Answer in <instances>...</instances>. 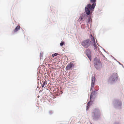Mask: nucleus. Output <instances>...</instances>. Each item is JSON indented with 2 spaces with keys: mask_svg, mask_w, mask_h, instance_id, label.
<instances>
[{
  "mask_svg": "<svg viewBox=\"0 0 124 124\" xmlns=\"http://www.w3.org/2000/svg\"><path fill=\"white\" fill-rule=\"evenodd\" d=\"M96 0H90V2L92 3L91 5L90 4H88L87 5L86 7L85 8V11L86 14L89 15L90 13V11H93L96 5Z\"/></svg>",
  "mask_w": 124,
  "mask_h": 124,
  "instance_id": "f257e3e1",
  "label": "nucleus"
},
{
  "mask_svg": "<svg viewBox=\"0 0 124 124\" xmlns=\"http://www.w3.org/2000/svg\"><path fill=\"white\" fill-rule=\"evenodd\" d=\"M81 45L85 48H87L91 45L92 43L89 39H87L82 41L81 43Z\"/></svg>",
  "mask_w": 124,
  "mask_h": 124,
  "instance_id": "f03ea898",
  "label": "nucleus"
},
{
  "mask_svg": "<svg viewBox=\"0 0 124 124\" xmlns=\"http://www.w3.org/2000/svg\"><path fill=\"white\" fill-rule=\"evenodd\" d=\"M117 75L116 73H113L109 78L108 82L110 83H113L115 80L117 79Z\"/></svg>",
  "mask_w": 124,
  "mask_h": 124,
  "instance_id": "7ed1b4c3",
  "label": "nucleus"
},
{
  "mask_svg": "<svg viewBox=\"0 0 124 124\" xmlns=\"http://www.w3.org/2000/svg\"><path fill=\"white\" fill-rule=\"evenodd\" d=\"M96 59L95 58L94 59V66L97 69H98L101 66V65L100 60H96Z\"/></svg>",
  "mask_w": 124,
  "mask_h": 124,
  "instance_id": "20e7f679",
  "label": "nucleus"
},
{
  "mask_svg": "<svg viewBox=\"0 0 124 124\" xmlns=\"http://www.w3.org/2000/svg\"><path fill=\"white\" fill-rule=\"evenodd\" d=\"M100 112L99 110L97 109H95L94 110L93 112L92 113V116L93 118L96 117V116H97L100 114Z\"/></svg>",
  "mask_w": 124,
  "mask_h": 124,
  "instance_id": "39448f33",
  "label": "nucleus"
},
{
  "mask_svg": "<svg viewBox=\"0 0 124 124\" xmlns=\"http://www.w3.org/2000/svg\"><path fill=\"white\" fill-rule=\"evenodd\" d=\"M86 54L90 61H91V54L90 50V49H87L85 51Z\"/></svg>",
  "mask_w": 124,
  "mask_h": 124,
  "instance_id": "423d86ee",
  "label": "nucleus"
},
{
  "mask_svg": "<svg viewBox=\"0 0 124 124\" xmlns=\"http://www.w3.org/2000/svg\"><path fill=\"white\" fill-rule=\"evenodd\" d=\"M74 66V64L72 63H70L67 65L66 68V70H70L72 69Z\"/></svg>",
  "mask_w": 124,
  "mask_h": 124,
  "instance_id": "0eeeda50",
  "label": "nucleus"
},
{
  "mask_svg": "<svg viewBox=\"0 0 124 124\" xmlns=\"http://www.w3.org/2000/svg\"><path fill=\"white\" fill-rule=\"evenodd\" d=\"M96 93V92L95 91H93L92 92L90 95V101L92 100L93 98H95Z\"/></svg>",
  "mask_w": 124,
  "mask_h": 124,
  "instance_id": "6e6552de",
  "label": "nucleus"
},
{
  "mask_svg": "<svg viewBox=\"0 0 124 124\" xmlns=\"http://www.w3.org/2000/svg\"><path fill=\"white\" fill-rule=\"evenodd\" d=\"M95 78L94 77H93L92 78V82L91 84V88L90 91H91L93 88L94 85V82L95 81Z\"/></svg>",
  "mask_w": 124,
  "mask_h": 124,
  "instance_id": "1a4fd4ad",
  "label": "nucleus"
},
{
  "mask_svg": "<svg viewBox=\"0 0 124 124\" xmlns=\"http://www.w3.org/2000/svg\"><path fill=\"white\" fill-rule=\"evenodd\" d=\"M20 25H18L15 28V29L13 31L14 32H15L17 31L18 30L20 29Z\"/></svg>",
  "mask_w": 124,
  "mask_h": 124,
  "instance_id": "9d476101",
  "label": "nucleus"
},
{
  "mask_svg": "<svg viewBox=\"0 0 124 124\" xmlns=\"http://www.w3.org/2000/svg\"><path fill=\"white\" fill-rule=\"evenodd\" d=\"M83 15L81 14L79 19L78 20V21L80 22L83 19Z\"/></svg>",
  "mask_w": 124,
  "mask_h": 124,
  "instance_id": "9b49d317",
  "label": "nucleus"
},
{
  "mask_svg": "<svg viewBox=\"0 0 124 124\" xmlns=\"http://www.w3.org/2000/svg\"><path fill=\"white\" fill-rule=\"evenodd\" d=\"M93 41V45L95 47H96V43L95 40V39H93L92 40Z\"/></svg>",
  "mask_w": 124,
  "mask_h": 124,
  "instance_id": "f8f14e48",
  "label": "nucleus"
},
{
  "mask_svg": "<svg viewBox=\"0 0 124 124\" xmlns=\"http://www.w3.org/2000/svg\"><path fill=\"white\" fill-rule=\"evenodd\" d=\"M47 82H44L43 84L42 85V87H43L45 86V85H47Z\"/></svg>",
  "mask_w": 124,
  "mask_h": 124,
  "instance_id": "ddd939ff",
  "label": "nucleus"
},
{
  "mask_svg": "<svg viewBox=\"0 0 124 124\" xmlns=\"http://www.w3.org/2000/svg\"><path fill=\"white\" fill-rule=\"evenodd\" d=\"M90 102H89L88 103H87V108L86 109H88V108L90 106Z\"/></svg>",
  "mask_w": 124,
  "mask_h": 124,
  "instance_id": "4468645a",
  "label": "nucleus"
},
{
  "mask_svg": "<svg viewBox=\"0 0 124 124\" xmlns=\"http://www.w3.org/2000/svg\"><path fill=\"white\" fill-rule=\"evenodd\" d=\"M89 37L91 39V40H93V39H94V37H93L91 34L90 35Z\"/></svg>",
  "mask_w": 124,
  "mask_h": 124,
  "instance_id": "2eb2a0df",
  "label": "nucleus"
},
{
  "mask_svg": "<svg viewBox=\"0 0 124 124\" xmlns=\"http://www.w3.org/2000/svg\"><path fill=\"white\" fill-rule=\"evenodd\" d=\"M58 55V54L57 53H55L54 54H53L52 55V56L53 57H54V56H57Z\"/></svg>",
  "mask_w": 124,
  "mask_h": 124,
  "instance_id": "dca6fc26",
  "label": "nucleus"
},
{
  "mask_svg": "<svg viewBox=\"0 0 124 124\" xmlns=\"http://www.w3.org/2000/svg\"><path fill=\"white\" fill-rule=\"evenodd\" d=\"M64 44V42H62L61 43H60V45L61 46H62Z\"/></svg>",
  "mask_w": 124,
  "mask_h": 124,
  "instance_id": "f3484780",
  "label": "nucleus"
},
{
  "mask_svg": "<svg viewBox=\"0 0 124 124\" xmlns=\"http://www.w3.org/2000/svg\"><path fill=\"white\" fill-rule=\"evenodd\" d=\"M90 19H91V18H89V21H88V22H89V21L90 20Z\"/></svg>",
  "mask_w": 124,
  "mask_h": 124,
  "instance_id": "a211bd4d",
  "label": "nucleus"
}]
</instances>
